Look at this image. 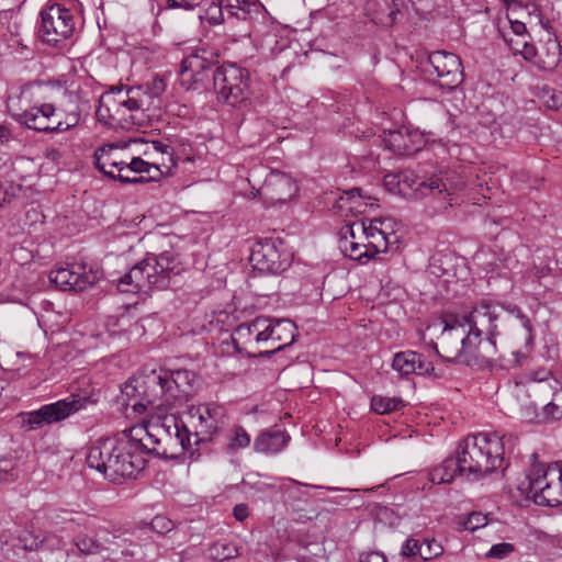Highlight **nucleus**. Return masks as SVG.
Segmentation results:
<instances>
[{
  "label": "nucleus",
  "instance_id": "nucleus-61",
  "mask_svg": "<svg viewBox=\"0 0 562 562\" xmlns=\"http://www.w3.org/2000/svg\"><path fill=\"white\" fill-rule=\"evenodd\" d=\"M69 101L74 105L79 104L80 106H82V103H85V102H87V104L89 105L88 100H82L79 94H70L69 95ZM75 109H76V106L72 108V110H75ZM61 111H63V119H66V114L69 113L71 111V109L70 110H63L61 109Z\"/></svg>",
  "mask_w": 562,
  "mask_h": 562
},
{
  "label": "nucleus",
  "instance_id": "nucleus-10",
  "mask_svg": "<svg viewBox=\"0 0 562 562\" xmlns=\"http://www.w3.org/2000/svg\"><path fill=\"white\" fill-rule=\"evenodd\" d=\"M77 15L63 3H47L41 11L38 34L41 40L53 47H64L75 36Z\"/></svg>",
  "mask_w": 562,
  "mask_h": 562
},
{
  "label": "nucleus",
  "instance_id": "nucleus-33",
  "mask_svg": "<svg viewBox=\"0 0 562 562\" xmlns=\"http://www.w3.org/2000/svg\"><path fill=\"white\" fill-rule=\"evenodd\" d=\"M363 196L361 195V190L359 188H352L348 191H345L342 195L336 200L334 207L339 212L348 211H359L362 205L366 203L362 202Z\"/></svg>",
  "mask_w": 562,
  "mask_h": 562
},
{
  "label": "nucleus",
  "instance_id": "nucleus-36",
  "mask_svg": "<svg viewBox=\"0 0 562 562\" xmlns=\"http://www.w3.org/2000/svg\"><path fill=\"white\" fill-rule=\"evenodd\" d=\"M404 406V401L401 397H385L381 395H374L371 398V408L376 414L381 415L397 412Z\"/></svg>",
  "mask_w": 562,
  "mask_h": 562
},
{
  "label": "nucleus",
  "instance_id": "nucleus-57",
  "mask_svg": "<svg viewBox=\"0 0 562 562\" xmlns=\"http://www.w3.org/2000/svg\"><path fill=\"white\" fill-rule=\"evenodd\" d=\"M384 183L390 190H395V188H398V192L403 191V188H401V180L397 175H386L384 178Z\"/></svg>",
  "mask_w": 562,
  "mask_h": 562
},
{
  "label": "nucleus",
  "instance_id": "nucleus-35",
  "mask_svg": "<svg viewBox=\"0 0 562 562\" xmlns=\"http://www.w3.org/2000/svg\"><path fill=\"white\" fill-rule=\"evenodd\" d=\"M209 557L215 561H226L239 555L238 548L226 541H216L207 548Z\"/></svg>",
  "mask_w": 562,
  "mask_h": 562
},
{
  "label": "nucleus",
  "instance_id": "nucleus-23",
  "mask_svg": "<svg viewBox=\"0 0 562 562\" xmlns=\"http://www.w3.org/2000/svg\"><path fill=\"white\" fill-rule=\"evenodd\" d=\"M270 326L266 331L267 344L265 352L267 358L291 346L295 341L296 326L290 319L269 318Z\"/></svg>",
  "mask_w": 562,
  "mask_h": 562
},
{
  "label": "nucleus",
  "instance_id": "nucleus-30",
  "mask_svg": "<svg viewBox=\"0 0 562 562\" xmlns=\"http://www.w3.org/2000/svg\"><path fill=\"white\" fill-rule=\"evenodd\" d=\"M460 470L457 458L448 457L429 471L428 477L434 484L451 483L456 476H460Z\"/></svg>",
  "mask_w": 562,
  "mask_h": 562
},
{
  "label": "nucleus",
  "instance_id": "nucleus-38",
  "mask_svg": "<svg viewBox=\"0 0 562 562\" xmlns=\"http://www.w3.org/2000/svg\"><path fill=\"white\" fill-rule=\"evenodd\" d=\"M368 239V245L370 246V250L373 254V259L376 255L381 252L393 251V245L397 243V236L395 234H384V239H380L379 237H370Z\"/></svg>",
  "mask_w": 562,
  "mask_h": 562
},
{
  "label": "nucleus",
  "instance_id": "nucleus-7",
  "mask_svg": "<svg viewBox=\"0 0 562 562\" xmlns=\"http://www.w3.org/2000/svg\"><path fill=\"white\" fill-rule=\"evenodd\" d=\"M521 490L526 491L528 497L537 505H562V462L533 465L526 475Z\"/></svg>",
  "mask_w": 562,
  "mask_h": 562
},
{
  "label": "nucleus",
  "instance_id": "nucleus-21",
  "mask_svg": "<svg viewBox=\"0 0 562 562\" xmlns=\"http://www.w3.org/2000/svg\"><path fill=\"white\" fill-rule=\"evenodd\" d=\"M93 158L95 168L113 180L125 184L145 183L148 180L144 176L127 177L123 173L124 160L119 158V148L114 145L98 148Z\"/></svg>",
  "mask_w": 562,
  "mask_h": 562
},
{
  "label": "nucleus",
  "instance_id": "nucleus-3",
  "mask_svg": "<svg viewBox=\"0 0 562 562\" xmlns=\"http://www.w3.org/2000/svg\"><path fill=\"white\" fill-rule=\"evenodd\" d=\"M516 438L513 435L498 437L480 432L464 438L457 448L456 458L460 467V476L477 481L498 469L504 463L506 448H513Z\"/></svg>",
  "mask_w": 562,
  "mask_h": 562
},
{
  "label": "nucleus",
  "instance_id": "nucleus-45",
  "mask_svg": "<svg viewBox=\"0 0 562 562\" xmlns=\"http://www.w3.org/2000/svg\"><path fill=\"white\" fill-rule=\"evenodd\" d=\"M420 552V540L415 538H408L404 541L401 548V555L404 558H419Z\"/></svg>",
  "mask_w": 562,
  "mask_h": 562
},
{
  "label": "nucleus",
  "instance_id": "nucleus-62",
  "mask_svg": "<svg viewBox=\"0 0 562 562\" xmlns=\"http://www.w3.org/2000/svg\"><path fill=\"white\" fill-rule=\"evenodd\" d=\"M11 138H12V134H11L10 128L4 124H0V143L1 144L8 143Z\"/></svg>",
  "mask_w": 562,
  "mask_h": 562
},
{
  "label": "nucleus",
  "instance_id": "nucleus-63",
  "mask_svg": "<svg viewBox=\"0 0 562 562\" xmlns=\"http://www.w3.org/2000/svg\"><path fill=\"white\" fill-rule=\"evenodd\" d=\"M499 306L516 317L522 312L520 307L515 304L502 303Z\"/></svg>",
  "mask_w": 562,
  "mask_h": 562
},
{
  "label": "nucleus",
  "instance_id": "nucleus-20",
  "mask_svg": "<svg viewBox=\"0 0 562 562\" xmlns=\"http://www.w3.org/2000/svg\"><path fill=\"white\" fill-rule=\"evenodd\" d=\"M521 57L540 71H553L561 63L562 45L555 34H549L538 47L524 42Z\"/></svg>",
  "mask_w": 562,
  "mask_h": 562
},
{
  "label": "nucleus",
  "instance_id": "nucleus-34",
  "mask_svg": "<svg viewBox=\"0 0 562 562\" xmlns=\"http://www.w3.org/2000/svg\"><path fill=\"white\" fill-rule=\"evenodd\" d=\"M263 7L258 1L243 0L234 11H229V18H235L243 21H252L258 16H262Z\"/></svg>",
  "mask_w": 562,
  "mask_h": 562
},
{
  "label": "nucleus",
  "instance_id": "nucleus-42",
  "mask_svg": "<svg viewBox=\"0 0 562 562\" xmlns=\"http://www.w3.org/2000/svg\"><path fill=\"white\" fill-rule=\"evenodd\" d=\"M357 228H359L364 235L366 238L370 237H379L380 239H384L385 232L382 231L381 225L382 221L374 218L369 222V224H366L364 222H361L360 224L353 223Z\"/></svg>",
  "mask_w": 562,
  "mask_h": 562
},
{
  "label": "nucleus",
  "instance_id": "nucleus-43",
  "mask_svg": "<svg viewBox=\"0 0 562 562\" xmlns=\"http://www.w3.org/2000/svg\"><path fill=\"white\" fill-rule=\"evenodd\" d=\"M145 526H149L150 530L158 535H166L175 528L173 521L164 515L155 516L151 521L145 524Z\"/></svg>",
  "mask_w": 562,
  "mask_h": 562
},
{
  "label": "nucleus",
  "instance_id": "nucleus-53",
  "mask_svg": "<svg viewBox=\"0 0 562 562\" xmlns=\"http://www.w3.org/2000/svg\"><path fill=\"white\" fill-rule=\"evenodd\" d=\"M546 105L552 110H559L562 108V91H552L547 98Z\"/></svg>",
  "mask_w": 562,
  "mask_h": 562
},
{
  "label": "nucleus",
  "instance_id": "nucleus-16",
  "mask_svg": "<svg viewBox=\"0 0 562 562\" xmlns=\"http://www.w3.org/2000/svg\"><path fill=\"white\" fill-rule=\"evenodd\" d=\"M164 76L156 75L151 80L139 86H124V99L117 98L116 103L126 105L128 112L148 111L160 106V98L166 91Z\"/></svg>",
  "mask_w": 562,
  "mask_h": 562
},
{
  "label": "nucleus",
  "instance_id": "nucleus-32",
  "mask_svg": "<svg viewBox=\"0 0 562 562\" xmlns=\"http://www.w3.org/2000/svg\"><path fill=\"white\" fill-rule=\"evenodd\" d=\"M151 169H155L156 173L150 175L149 177H145L146 179H148L146 182L157 179L158 177L164 175L165 171L161 170L159 162L150 164V162L145 161L140 157H134V158H132V160L130 162H126L124 160L123 173L124 172L150 173Z\"/></svg>",
  "mask_w": 562,
  "mask_h": 562
},
{
  "label": "nucleus",
  "instance_id": "nucleus-46",
  "mask_svg": "<svg viewBox=\"0 0 562 562\" xmlns=\"http://www.w3.org/2000/svg\"><path fill=\"white\" fill-rule=\"evenodd\" d=\"M450 259L447 256L437 255L431 258L430 269L431 273L437 277L450 276V269L445 267Z\"/></svg>",
  "mask_w": 562,
  "mask_h": 562
},
{
  "label": "nucleus",
  "instance_id": "nucleus-50",
  "mask_svg": "<svg viewBox=\"0 0 562 562\" xmlns=\"http://www.w3.org/2000/svg\"><path fill=\"white\" fill-rule=\"evenodd\" d=\"M167 8L191 10L199 5V0H168Z\"/></svg>",
  "mask_w": 562,
  "mask_h": 562
},
{
  "label": "nucleus",
  "instance_id": "nucleus-49",
  "mask_svg": "<svg viewBox=\"0 0 562 562\" xmlns=\"http://www.w3.org/2000/svg\"><path fill=\"white\" fill-rule=\"evenodd\" d=\"M486 525V517L481 513H472L467 521V528L474 530Z\"/></svg>",
  "mask_w": 562,
  "mask_h": 562
},
{
  "label": "nucleus",
  "instance_id": "nucleus-24",
  "mask_svg": "<svg viewBox=\"0 0 562 562\" xmlns=\"http://www.w3.org/2000/svg\"><path fill=\"white\" fill-rule=\"evenodd\" d=\"M261 190L272 202L284 203L295 195L296 184L290 176L278 172L265 180Z\"/></svg>",
  "mask_w": 562,
  "mask_h": 562
},
{
  "label": "nucleus",
  "instance_id": "nucleus-29",
  "mask_svg": "<svg viewBox=\"0 0 562 562\" xmlns=\"http://www.w3.org/2000/svg\"><path fill=\"white\" fill-rule=\"evenodd\" d=\"M355 228V224L344 228L345 232L340 239V249L345 256L349 257L351 260L367 262L368 260L373 259V254L368 244L356 240Z\"/></svg>",
  "mask_w": 562,
  "mask_h": 562
},
{
  "label": "nucleus",
  "instance_id": "nucleus-22",
  "mask_svg": "<svg viewBox=\"0 0 562 562\" xmlns=\"http://www.w3.org/2000/svg\"><path fill=\"white\" fill-rule=\"evenodd\" d=\"M97 276L86 272L85 267L68 266L54 269L49 273V281L61 291L81 292L95 283Z\"/></svg>",
  "mask_w": 562,
  "mask_h": 562
},
{
  "label": "nucleus",
  "instance_id": "nucleus-59",
  "mask_svg": "<svg viewBox=\"0 0 562 562\" xmlns=\"http://www.w3.org/2000/svg\"><path fill=\"white\" fill-rule=\"evenodd\" d=\"M553 383L554 385H550L553 389L551 401L562 408V386L558 380H553Z\"/></svg>",
  "mask_w": 562,
  "mask_h": 562
},
{
  "label": "nucleus",
  "instance_id": "nucleus-8",
  "mask_svg": "<svg viewBox=\"0 0 562 562\" xmlns=\"http://www.w3.org/2000/svg\"><path fill=\"white\" fill-rule=\"evenodd\" d=\"M89 109L90 105L87 102L82 103V106L77 104L76 109L67 113L66 119H63L61 109H56L53 104L45 103L25 110L18 114L15 120L27 128L37 132L63 133L76 127L80 123L81 113Z\"/></svg>",
  "mask_w": 562,
  "mask_h": 562
},
{
  "label": "nucleus",
  "instance_id": "nucleus-56",
  "mask_svg": "<svg viewBox=\"0 0 562 562\" xmlns=\"http://www.w3.org/2000/svg\"><path fill=\"white\" fill-rule=\"evenodd\" d=\"M509 24H510V30L512 32L518 36V37H525V35L527 34V27H526V24L520 22V21H513V20H509Z\"/></svg>",
  "mask_w": 562,
  "mask_h": 562
},
{
  "label": "nucleus",
  "instance_id": "nucleus-5",
  "mask_svg": "<svg viewBox=\"0 0 562 562\" xmlns=\"http://www.w3.org/2000/svg\"><path fill=\"white\" fill-rule=\"evenodd\" d=\"M144 431L142 442L146 446L145 458L154 456L160 459H178L186 452L192 458L199 449H192L191 429L188 424L173 414H165L146 425H136Z\"/></svg>",
  "mask_w": 562,
  "mask_h": 562
},
{
  "label": "nucleus",
  "instance_id": "nucleus-14",
  "mask_svg": "<svg viewBox=\"0 0 562 562\" xmlns=\"http://www.w3.org/2000/svg\"><path fill=\"white\" fill-rule=\"evenodd\" d=\"M190 424L193 445L199 446L212 441L226 424L225 409L221 405L204 404L190 411Z\"/></svg>",
  "mask_w": 562,
  "mask_h": 562
},
{
  "label": "nucleus",
  "instance_id": "nucleus-27",
  "mask_svg": "<svg viewBox=\"0 0 562 562\" xmlns=\"http://www.w3.org/2000/svg\"><path fill=\"white\" fill-rule=\"evenodd\" d=\"M392 368L402 375L427 374L434 370L430 362L416 351H401L394 355Z\"/></svg>",
  "mask_w": 562,
  "mask_h": 562
},
{
  "label": "nucleus",
  "instance_id": "nucleus-58",
  "mask_svg": "<svg viewBox=\"0 0 562 562\" xmlns=\"http://www.w3.org/2000/svg\"><path fill=\"white\" fill-rule=\"evenodd\" d=\"M550 375H551V372L544 368L531 371L529 373L530 379L533 381H537V382L547 381Z\"/></svg>",
  "mask_w": 562,
  "mask_h": 562
},
{
  "label": "nucleus",
  "instance_id": "nucleus-41",
  "mask_svg": "<svg viewBox=\"0 0 562 562\" xmlns=\"http://www.w3.org/2000/svg\"><path fill=\"white\" fill-rule=\"evenodd\" d=\"M75 546L82 554H95L100 551L101 544L87 535H80L75 539Z\"/></svg>",
  "mask_w": 562,
  "mask_h": 562
},
{
  "label": "nucleus",
  "instance_id": "nucleus-2",
  "mask_svg": "<svg viewBox=\"0 0 562 562\" xmlns=\"http://www.w3.org/2000/svg\"><path fill=\"white\" fill-rule=\"evenodd\" d=\"M199 384L198 375L190 370H153L135 390L140 396L132 404L137 413H144L148 406L167 411L176 404L187 402Z\"/></svg>",
  "mask_w": 562,
  "mask_h": 562
},
{
  "label": "nucleus",
  "instance_id": "nucleus-64",
  "mask_svg": "<svg viewBox=\"0 0 562 562\" xmlns=\"http://www.w3.org/2000/svg\"><path fill=\"white\" fill-rule=\"evenodd\" d=\"M398 13H401L398 8L395 7V8L391 9L387 14V19H386V21L383 22V24L392 26L394 24V22L396 20V15Z\"/></svg>",
  "mask_w": 562,
  "mask_h": 562
},
{
  "label": "nucleus",
  "instance_id": "nucleus-19",
  "mask_svg": "<svg viewBox=\"0 0 562 562\" xmlns=\"http://www.w3.org/2000/svg\"><path fill=\"white\" fill-rule=\"evenodd\" d=\"M430 75H436L435 82L442 89L453 90L463 81V68L459 56L443 50L432 52L428 57Z\"/></svg>",
  "mask_w": 562,
  "mask_h": 562
},
{
  "label": "nucleus",
  "instance_id": "nucleus-39",
  "mask_svg": "<svg viewBox=\"0 0 562 562\" xmlns=\"http://www.w3.org/2000/svg\"><path fill=\"white\" fill-rule=\"evenodd\" d=\"M443 548L435 539H424L420 541L419 558L424 561H430L434 558L441 555Z\"/></svg>",
  "mask_w": 562,
  "mask_h": 562
},
{
  "label": "nucleus",
  "instance_id": "nucleus-12",
  "mask_svg": "<svg viewBox=\"0 0 562 562\" xmlns=\"http://www.w3.org/2000/svg\"><path fill=\"white\" fill-rule=\"evenodd\" d=\"M249 261L261 273L279 274L292 265L293 252L282 238L266 237L252 245Z\"/></svg>",
  "mask_w": 562,
  "mask_h": 562
},
{
  "label": "nucleus",
  "instance_id": "nucleus-26",
  "mask_svg": "<svg viewBox=\"0 0 562 562\" xmlns=\"http://www.w3.org/2000/svg\"><path fill=\"white\" fill-rule=\"evenodd\" d=\"M291 440L285 429L272 427L265 429L254 440V450L263 454H276L281 452Z\"/></svg>",
  "mask_w": 562,
  "mask_h": 562
},
{
  "label": "nucleus",
  "instance_id": "nucleus-44",
  "mask_svg": "<svg viewBox=\"0 0 562 562\" xmlns=\"http://www.w3.org/2000/svg\"><path fill=\"white\" fill-rule=\"evenodd\" d=\"M225 9L218 0H212L205 8V16L210 24H220L224 21Z\"/></svg>",
  "mask_w": 562,
  "mask_h": 562
},
{
  "label": "nucleus",
  "instance_id": "nucleus-15",
  "mask_svg": "<svg viewBox=\"0 0 562 562\" xmlns=\"http://www.w3.org/2000/svg\"><path fill=\"white\" fill-rule=\"evenodd\" d=\"M269 317L257 316L248 323L239 324L233 335L232 342L238 353L254 358H267L265 352Z\"/></svg>",
  "mask_w": 562,
  "mask_h": 562
},
{
  "label": "nucleus",
  "instance_id": "nucleus-40",
  "mask_svg": "<svg viewBox=\"0 0 562 562\" xmlns=\"http://www.w3.org/2000/svg\"><path fill=\"white\" fill-rule=\"evenodd\" d=\"M153 145V149L158 153V154H161L162 155V161L159 164L160 167H165L166 171L165 172H168L170 167L171 166H175V161H173V148L168 145V144H165L160 140H154L151 143Z\"/></svg>",
  "mask_w": 562,
  "mask_h": 562
},
{
  "label": "nucleus",
  "instance_id": "nucleus-51",
  "mask_svg": "<svg viewBox=\"0 0 562 562\" xmlns=\"http://www.w3.org/2000/svg\"><path fill=\"white\" fill-rule=\"evenodd\" d=\"M543 412L546 417L551 418L553 420H558L562 418V408L559 404L553 403L550 401L544 407Z\"/></svg>",
  "mask_w": 562,
  "mask_h": 562
},
{
  "label": "nucleus",
  "instance_id": "nucleus-25",
  "mask_svg": "<svg viewBox=\"0 0 562 562\" xmlns=\"http://www.w3.org/2000/svg\"><path fill=\"white\" fill-rule=\"evenodd\" d=\"M385 143L395 155L411 156L423 148L424 138L418 132L398 130L390 132Z\"/></svg>",
  "mask_w": 562,
  "mask_h": 562
},
{
  "label": "nucleus",
  "instance_id": "nucleus-54",
  "mask_svg": "<svg viewBox=\"0 0 562 562\" xmlns=\"http://www.w3.org/2000/svg\"><path fill=\"white\" fill-rule=\"evenodd\" d=\"M360 562H386V557L380 551H371L361 554Z\"/></svg>",
  "mask_w": 562,
  "mask_h": 562
},
{
  "label": "nucleus",
  "instance_id": "nucleus-31",
  "mask_svg": "<svg viewBox=\"0 0 562 562\" xmlns=\"http://www.w3.org/2000/svg\"><path fill=\"white\" fill-rule=\"evenodd\" d=\"M251 437L240 425H234L226 434L225 451L229 454L249 447Z\"/></svg>",
  "mask_w": 562,
  "mask_h": 562
},
{
  "label": "nucleus",
  "instance_id": "nucleus-18",
  "mask_svg": "<svg viewBox=\"0 0 562 562\" xmlns=\"http://www.w3.org/2000/svg\"><path fill=\"white\" fill-rule=\"evenodd\" d=\"M463 319L468 327L480 337L485 335L487 352L496 351L495 339L501 334L497 325L499 315L491 301H481Z\"/></svg>",
  "mask_w": 562,
  "mask_h": 562
},
{
  "label": "nucleus",
  "instance_id": "nucleus-6",
  "mask_svg": "<svg viewBox=\"0 0 562 562\" xmlns=\"http://www.w3.org/2000/svg\"><path fill=\"white\" fill-rule=\"evenodd\" d=\"M483 342V338L470 328L464 335L463 327L460 330V328L446 323L441 334V345L446 355L441 357L449 362L471 366L479 360H486L495 353V351L487 352L486 342L482 345Z\"/></svg>",
  "mask_w": 562,
  "mask_h": 562
},
{
  "label": "nucleus",
  "instance_id": "nucleus-48",
  "mask_svg": "<svg viewBox=\"0 0 562 562\" xmlns=\"http://www.w3.org/2000/svg\"><path fill=\"white\" fill-rule=\"evenodd\" d=\"M503 38L507 43L509 49L514 53V55L521 56L522 43L527 42L525 37H518L517 40H514L513 37H508L506 33H504Z\"/></svg>",
  "mask_w": 562,
  "mask_h": 562
},
{
  "label": "nucleus",
  "instance_id": "nucleus-1",
  "mask_svg": "<svg viewBox=\"0 0 562 562\" xmlns=\"http://www.w3.org/2000/svg\"><path fill=\"white\" fill-rule=\"evenodd\" d=\"M144 435L143 429L131 427L115 438L98 440L88 450V467L116 484L135 479L147 462L143 450L146 446L142 442Z\"/></svg>",
  "mask_w": 562,
  "mask_h": 562
},
{
  "label": "nucleus",
  "instance_id": "nucleus-47",
  "mask_svg": "<svg viewBox=\"0 0 562 562\" xmlns=\"http://www.w3.org/2000/svg\"><path fill=\"white\" fill-rule=\"evenodd\" d=\"M515 550L514 546L509 542H501L491 547L486 557L495 559H504Z\"/></svg>",
  "mask_w": 562,
  "mask_h": 562
},
{
  "label": "nucleus",
  "instance_id": "nucleus-13",
  "mask_svg": "<svg viewBox=\"0 0 562 562\" xmlns=\"http://www.w3.org/2000/svg\"><path fill=\"white\" fill-rule=\"evenodd\" d=\"M401 186L414 189L420 196H434L445 203L443 207L451 206L454 202L456 192L461 190L463 182L453 183L448 172H439L426 180L417 181L416 176L409 171L398 173Z\"/></svg>",
  "mask_w": 562,
  "mask_h": 562
},
{
  "label": "nucleus",
  "instance_id": "nucleus-11",
  "mask_svg": "<svg viewBox=\"0 0 562 562\" xmlns=\"http://www.w3.org/2000/svg\"><path fill=\"white\" fill-rule=\"evenodd\" d=\"M97 400L91 396L71 394L55 403L41 406L38 409L18 414L21 427L26 430H36L45 425L61 422L78 411L86 408L88 404H94Z\"/></svg>",
  "mask_w": 562,
  "mask_h": 562
},
{
  "label": "nucleus",
  "instance_id": "nucleus-55",
  "mask_svg": "<svg viewBox=\"0 0 562 562\" xmlns=\"http://www.w3.org/2000/svg\"><path fill=\"white\" fill-rule=\"evenodd\" d=\"M233 515L236 520L244 521L249 516L248 506L244 503L235 505L233 508Z\"/></svg>",
  "mask_w": 562,
  "mask_h": 562
},
{
  "label": "nucleus",
  "instance_id": "nucleus-17",
  "mask_svg": "<svg viewBox=\"0 0 562 562\" xmlns=\"http://www.w3.org/2000/svg\"><path fill=\"white\" fill-rule=\"evenodd\" d=\"M217 54L200 48L186 56L180 65V82L187 90L199 89L214 74Z\"/></svg>",
  "mask_w": 562,
  "mask_h": 562
},
{
  "label": "nucleus",
  "instance_id": "nucleus-37",
  "mask_svg": "<svg viewBox=\"0 0 562 562\" xmlns=\"http://www.w3.org/2000/svg\"><path fill=\"white\" fill-rule=\"evenodd\" d=\"M44 542L41 535H36L33 531L24 530L16 538L13 543L15 550H23L25 552L36 551Z\"/></svg>",
  "mask_w": 562,
  "mask_h": 562
},
{
  "label": "nucleus",
  "instance_id": "nucleus-4",
  "mask_svg": "<svg viewBox=\"0 0 562 562\" xmlns=\"http://www.w3.org/2000/svg\"><path fill=\"white\" fill-rule=\"evenodd\" d=\"M186 270L180 256L173 250H165L159 255L147 254L135 263L117 281V290L122 293H148L151 290H166L173 277Z\"/></svg>",
  "mask_w": 562,
  "mask_h": 562
},
{
  "label": "nucleus",
  "instance_id": "nucleus-52",
  "mask_svg": "<svg viewBox=\"0 0 562 562\" xmlns=\"http://www.w3.org/2000/svg\"><path fill=\"white\" fill-rule=\"evenodd\" d=\"M517 318L519 319L521 326L525 328V330L527 333V338H526L527 344H531L533 340V329H532V325H531L529 317L524 312H521L517 316Z\"/></svg>",
  "mask_w": 562,
  "mask_h": 562
},
{
  "label": "nucleus",
  "instance_id": "nucleus-9",
  "mask_svg": "<svg viewBox=\"0 0 562 562\" xmlns=\"http://www.w3.org/2000/svg\"><path fill=\"white\" fill-rule=\"evenodd\" d=\"M213 87L218 102L233 108L247 106L250 101V74L236 64L216 67L213 74Z\"/></svg>",
  "mask_w": 562,
  "mask_h": 562
},
{
  "label": "nucleus",
  "instance_id": "nucleus-28",
  "mask_svg": "<svg viewBox=\"0 0 562 562\" xmlns=\"http://www.w3.org/2000/svg\"><path fill=\"white\" fill-rule=\"evenodd\" d=\"M123 90V85L111 87L108 92L99 98V105L95 114L100 121H106L108 119L116 120L117 116H122L128 112L126 105L116 103L117 98L124 99Z\"/></svg>",
  "mask_w": 562,
  "mask_h": 562
},
{
  "label": "nucleus",
  "instance_id": "nucleus-60",
  "mask_svg": "<svg viewBox=\"0 0 562 562\" xmlns=\"http://www.w3.org/2000/svg\"><path fill=\"white\" fill-rule=\"evenodd\" d=\"M220 5H222L225 9L226 14L229 16V11H234L240 3H243V0H218Z\"/></svg>",
  "mask_w": 562,
  "mask_h": 562
}]
</instances>
